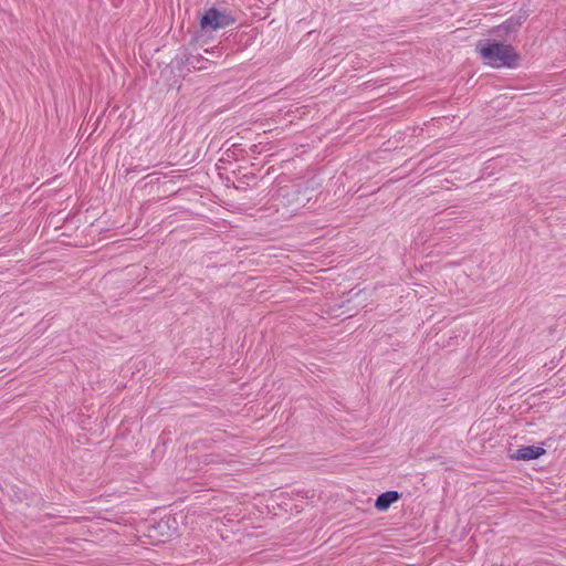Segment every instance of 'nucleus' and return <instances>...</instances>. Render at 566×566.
<instances>
[{"mask_svg":"<svg viewBox=\"0 0 566 566\" xmlns=\"http://www.w3.org/2000/svg\"><path fill=\"white\" fill-rule=\"evenodd\" d=\"M476 51L483 63L492 67H512L517 60V55L513 49L504 43L480 42L476 45Z\"/></svg>","mask_w":566,"mask_h":566,"instance_id":"obj_1","label":"nucleus"},{"mask_svg":"<svg viewBox=\"0 0 566 566\" xmlns=\"http://www.w3.org/2000/svg\"><path fill=\"white\" fill-rule=\"evenodd\" d=\"M399 499V494L396 491H388L381 493L375 503V506L378 511H386L392 503H395Z\"/></svg>","mask_w":566,"mask_h":566,"instance_id":"obj_4","label":"nucleus"},{"mask_svg":"<svg viewBox=\"0 0 566 566\" xmlns=\"http://www.w3.org/2000/svg\"><path fill=\"white\" fill-rule=\"evenodd\" d=\"M545 453V450L542 447L536 446H526L517 449L511 458L513 460H535Z\"/></svg>","mask_w":566,"mask_h":566,"instance_id":"obj_3","label":"nucleus"},{"mask_svg":"<svg viewBox=\"0 0 566 566\" xmlns=\"http://www.w3.org/2000/svg\"><path fill=\"white\" fill-rule=\"evenodd\" d=\"M234 23V18L224 9L210 8L200 19V28L205 32L217 31Z\"/></svg>","mask_w":566,"mask_h":566,"instance_id":"obj_2","label":"nucleus"}]
</instances>
